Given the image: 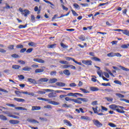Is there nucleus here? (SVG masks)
Segmentation results:
<instances>
[{"mask_svg": "<svg viewBox=\"0 0 129 129\" xmlns=\"http://www.w3.org/2000/svg\"><path fill=\"white\" fill-rule=\"evenodd\" d=\"M43 101H48V103H49V104H52L53 105H59V104H60V103L58 102H56L55 101H50V100L44 98Z\"/></svg>", "mask_w": 129, "mask_h": 129, "instance_id": "nucleus-1", "label": "nucleus"}, {"mask_svg": "<svg viewBox=\"0 0 129 129\" xmlns=\"http://www.w3.org/2000/svg\"><path fill=\"white\" fill-rule=\"evenodd\" d=\"M109 108L111 109H113V110H116V109L118 108V107H119V108H121V109H124V107L120 106H117L115 104H112L110 105L109 106Z\"/></svg>", "mask_w": 129, "mask_h": 129, "instance_id": "nucleus-2", "label": "nucleus"}, {"mask_svg": "<svg viewBox=\"0 0 129 129\" xmlns=\"http://www.w3.org/2000/svg\"><path fill=\"white\" fill-rule=\"evenodd\" d=\"M93 122L94 124L97 126V127H101V126L103 125L102 123L99 122V121L98 120L94 119L93 120Z\"/></svg>", "mask_w": 129, "mask_h": 129, "instance_id": "nucleus-3", "label": "nucleus"}, {"mask_svg": "<svg viewBox=\"0 0 129 129\" xmlns=\"http://www.w3.org/2000/svg\"><path fill=\"white\" fill-rule=\"evenodd\" d=\"M52 91H54V90L51 89H43V91H38V93H39V94H45L46 92H52Z\"/></svg>", "mask_w": 129, "mask_h": 129, "instance_id": "nucleus-4", "label": "nucleus"}, {"mask_svg": "<svg viewBox=\"0 0 129 129\" xmlns=\"http://www.w3.org/2000/svg\"><path fill=\"white\" fill-rule=\"evenodd\" d=\"M83 64H85V65L91 66L92 65V61L91 60H82Z\"/></svg>", "mask_w": 129, "mask_h": 129, "instance_id": "nucleus-5", "label": "nucleus"}, {"mask_svg": "<svg viewBox=\"0 0 129 129\" xmlns=\"http://www.w3.org/2000/svg\"><path fill=\"white\" fill-rule=\"evenodd\" d=\"M27 121H28V122H30L31 123H39V121L34 119L28 118Z\"/></svg>", "mask_w": 129, "mask_h": 129, "instance_id": "nucleus-6", "label": "nucleus"}, {"mask_svg": "<svg viewBox=\"0 0 129 129\" xmlns=\"http://www.w3.org/2000/svg\"><path fill=\"white\" fill-rule=\"evenodd\" d=\"M57 81H58V80L57 79L51 78L48 80V83L52 84L53 83H56Z\"/></svg>", "mask_w": 129, "mask_h": 129, "instance_id": "nucleus-7", "label": "nucleus"}, {"mask_svg": "<svg viewBox=\"0 0 129 129\" xmlns=\"http://www.w3.org/2000/svg\"><path fill=\"white\" fill-rule=\"evenodd\" d=\"M63 123L66 124V125L68 126H72V124L70 122V121L67 120V119H64L63 120Z\"/></svg>", "mask_w": 129, "mask_h": 129, "instance_id": "nucleus-8", "label": "nucleus"}, {"mask_svg": "<svg viewBox=\"0 0 129 129\" xmlns=\"http://www.w3.org/2000/svg\"><path fill=\"white\" fill-rule=\"evenodd\" d=\"M55 85H56V86H59V87H64L66 84L64 83L58 82L55 83Z\"/></svg>", "mask_w": 129, "mask_h": 129, "instance_id": "nucleus-9", "label": "nucleus"}, {"mask_svg": "<svg viewBox=\"0 0 129 129\" xmlns=\"http://www.w3.org/2000/svg\"><path fill=\"white\" fill-rule=\"evenodd\" d=\"M34 62H38V63H45V61L41 58H34L33 59Z\"/></svg>", "mask_w": 129, "mask_h": 129, "instance_id": "nucleus-10", "label": "nucleus"}, {"mask_svg": "<svg viewBox=\"0 0 129 129\" xmlns=\"http://www.w3.org/2000/svg\"><path fill=\"white\" fill-rule=\"evenodd\" d=\"M21 14L24 16V17H27L28 15H30V11L28 10H24L23 13H22Z\"/></svg>", "mask_w": 129, "mask_h": 129, "instance_id": "nucleus-11", "label": "nucleus"}, {"mask_svg": "<svg viewBox=\"0 0 129 129\" xmlns=\"http://www.w3.org/2000/svg\"><path fill=\"white\" fill-rule=\"evenodd\" d=\"M28 82H30V83H32L33 84H37V81L36 80L32 78H28L27 79Z\"/></svg>", "mask_w": 129, "mask_h": 129, "instance_id": "nucleus-12", "label": "nucleus"}, {"mask_svg": "<svg viewBox=\"0 0 129 129\" xmlns=\"http://www.w3.org/2000/svg\"><path fill=\"white\" fill-rule=\"evenodd\" d=\"M10 123L11 124H18V123H20V121L17 120H11L9 121Z\"/></svg>", "mask_w": 129, "mask_h": 129, "instance_id": "nucleus-13", "label": "nucleus"}, {"mask_svg": "<svg viewBox=\"0 0 129 129\" xmlns=\"http://www.w3.org/2000/svg\"><path fill=\"white\" fill-rule=\"evenodd\" d=\"M40 109H41V107L35 106L32 107L31 110L33 111L34 110H40Z\"/></svg>", "mask_w": 129, "mask_h": 129, "instance_id": "nucleus-14", "label": "nucleus"}, {"mask_svg": "<svg viewBox=\"0 0 129 129\" xmlns=\"http://www.w3.org/2000/svg\"><path fill=\"white\" fill-rule=\"evenodd\" d=\"M63 72L67 76H70L71 75V73H70V72L68 70H64Z\"/></svg>", "mask_w": 129, "mask_h": 129, "instance_id": "nucleus-15", "label": "nucleus"}, {"mask_svg": "<svg viewBox=\"0 0 129 129\" xmlns=\"http://www.w3.org/2000/svg\"><path fill=\"white\" fill-rule=\"evenodd\" d=\"M49 79L43 78L39 80V82H48Z\"/></svg>", "mask_w": 129, "mask_h": 129, "instance_id": "nucleus-16", "label": "nucleus"}, {"mask_svg": "<svg viewBox=\"0 0 129 129\" xmlns=\"http://www.w3.org/2000/svg\"><path fill=\"white\" fill-rule=\"evenodd\" d=\"M81 119H84L85 120H91L90 118L87 116H81Z\"/></svg>", "mask_w": 129, "mask_h": 129, "instance_id": "nucleus-17", "label": "nucleus"}, {"mask_svg": "<svg viewBox=\"0 0 129 129\" xmlns=\"http://www.w3.org/2000/svg\"><path fill=\"white\" fill-rule=\"evenodd\" d=\"M56 46H57V44L56 43H54L53 44H49L47 45V48L48 49H52L53 48H56Z\"/></svg>", "mask_w": 129, "mask_h": 129, "instance_id": "nucleus-18", "label": "nucleus"}, {"mask_svg": "<svg viewBox=\"0 0 129 129\" xmlns=\"http://www.w3.org/2000/svg\"><path fill=\"white\" fill-rule=\"evenodd\" d=\"M49 98H53V97H56V93L51 92L48 95Z\"/></svg>", "mask_w": 129, "mask_h": 129, "instance_id": "nucleus-19", "label": "nucleus"}, {"mask_svg": "<svg viewBox=\"0 0 129 129\" xmlns=\"http://www.w3.org/2000/svg\"><path fill=\"white\" fill-rule=\"evenodd\" d=\"M116 111L119 113H124V112H125L124 111H123V109H121V108L119 107L117 108Z\"/></svg>", "mask_w": 129, "mask_h": 129, "instance_id": "nucleus-20", "label": "nucleus"}, {"mask_svg": "<svg viewBox=\"0 0 129 129\" xmlns=\"http://www.w3.org/2000/svg\"><path fill=\"white\" fill-rule=\"evenodd\" d=\"M14 100L18 101V102H25V99H21L18 98H14Z\"/></svg>", "mask_w": 129, "mask_h": 129, "instance_id": "nucleus-21", "label": "nucleus"}, {"mask_svg": "<svg viewBox=\"0 0 129 129\" xmlns=\"http://www.w3.org/2000/svg\"><path fill=\"white\" fill-rule=\"evenodd\" d=\"M90 89L91 91H98V90H99V89H98V88L97 87H91L90 88Z\"/></svg>", "mask_w": 129, "mask_h": 129, "instance_id": "nucleus-22", "label": "nucleus"}, {"mask_svg": "<svg viewBox=\"0 0 129 129\" xmlns=\"http://www.w3.org/2000/svg\"><path fill=\"white\" fill-rule=\"evenodd\" d=\"M92 60H93L94 61H96V62H100V61H101V60L100 59V58L97 57H92Z\"/></svg>", "mask_w": 129, "mask_h": 129, "instance_id": "nucleus-23", "label": "nucleus"}, {"mask_svg": "<svg viewBox=\"0 0 129 129\" xmlns=\"http://www.w3.org/2000/svg\"><path fill=\"white\" fill-rule=\"evenodd\" d=\"M78 99L83 101V102H88V99L83 98H78Z\"/></svg>", "mask_w": 129, "mask_h": 129, "instance_id": "nucleus-24", "label": "nucleus"}, {"mask_svg": "<svg viewBox=\"0 0 129 129\" xmlns=\"http://www.w3.org/2000/svg\"><path fill=\"white\" fill-rule=\"evenodd\" d=\"M122 33L124 35H126V36H129V31L125 29V30H123L122 31Z\"/></svg>", "mask_w": 129, "mask_h": 129, "instance_id": "nucleus-25", "label": "nucleus"}, {"mask_svg": "<svg viewBox=\"0 0 129 129\" xmlns=\"http://www.w3.org/2000/svg\"><path fill=\"white\" fill-rule=\"evenodd\" d=\"M97 73L98 75H99V77H102V75L103 74V73H102V71L99 70L97 71Z\"/></svg>", "mask_w": 129, "mask_h": 129, "instance_id": "nucleus-26", "label": "nucleus"}, {"mask_svg": "<svg viewBox=\"0 0 129 129\" xmlns=\"http://www.w3.org/2000/svg\"><path fill=\"white\" fill-rule=\"evenodd\" d=\"M79 40H81V41H84L86 40L85 36L84 35H80L78 37Z\"/></svg>", "mask_w": 129, "mask_h": 129, "instance_id": "nucleus-27", "label": "nucleus"}, {"mask_svg": "<svg viewBox=\"0 0 129 129\" xmlns=\"http://www.w3.org/2000/svg\"><path fill=\"white\" fill-rule=\"evenodd\" d=\"M28 45L31 47H36V46H37V43L34 42H31L28 43Z\"/></svg>", "mask_w": 129, "mask_h": 129, "instance_id": "nucleus-28", "label": "nucleus"}, {"mask_svg": "<svg viewBox=\"0 0 129 129\" xmlns=\"http://www.w3.org/2000/svg\"><path fill=\"white\" fill-rule=\"evenodd\" d=\"M22 70H23V71H30V70H32V68L29 67H25L22 69Z\"/></svg>", "mask_w": 129, "mask_h": 129, "instance_id": "nucleus-29", "label": "nucleus"}, {"mask_svg": "<svg viewBox=\"0 0 129 129\" xmlns=\"http://www.w3.org/2000/svg\"><path fill=\"white\" fill-rule=\"evenodd\" d=\"M67 96H74V97H77V96H76V93H69L67 94Z\"/></svg>", "mask_w": 129, "mask_h": 129, "instance_id": "nucleus-30", "label": "nucleus"}, {"mask_svg": "<svg viewBox=\"0 0 129 129\" xmlns=\"http://www.w3.org/2000/svg\"><path fill=\"white\" fill-rule=\"evenodd\" d=\"M80 90L82 91V92H83V93H90V92H89V91L87 90L86 89H83V88H80Z\"/></svg>", "mask_w": 129, "mask_h": 129, "instance_id": "nucleus-31", "label": "nucleus"}, {"mask_svg": "<svg viewBox=\"0 0 129 129\" xmlns=\"http://www.w3.org/2000/svg\"><path fill=\"white\" fill-rule=\"evenodd\" d=\"M73 101L74 102H75V103H79V104H81V103H82V102H81V101H79V99H73Z\"/></svg>", "mask_w": 129, "mask_h": 129, "instance_id": "nucleus-32", "label": "nucleus"}, {"mask_svg": "<svg viewBox=\"0 0 129 129\" xmlns=\"http://www.w3.org/2000/svg\"><path fill=\"white\" fill-rule=\"evenodd\" d=\"M35 73H42V72H44L43 69H36L35 71Z\"/></svg>", "mask_w": 129, "mask_h": 129, "instance_id": "nucleus-33", "label": "nucleus"}, {"mask_svg": "<svg viewBox=\"0 0 129 129\" xmlns=\"http://www.w3.org/2000/svg\"><path fill=\"white\" fill-rule=\"evenodd\" d=\"M59 63H60V64H64V65H68L69 62L66 60H60Z\"/></svg>", "mask_w": 129, "mask_h": 129, "instance_id": "nucleus-34", "label": "nucleus"}, {"mask_svg": "<svg viewBox=\"0 0 129 129\" xmlns=\"http://www.w3.org/2000/svg\"><path fill=\"white\" fill-rule=\"evenodd\" d=\"M12 68L13 69H20V68H21V66L17 65V64L13 65Z\"/></svg>", "mask_w": 129, "mask_h": 129, "instance_id": "nucleus-35", "label": "nucleus"}, {"mask_svg": "<svg viewBox=\"0 0 129 129\" xmlns=\"http://www.w3.org/2000/svg\"><path fill=\"white\" fill-rule=\"evenodd\" d=\"M75 9H76L77 10H80V6L78 5V4L75 3L73 5Z\"/></svg>", "mask_w": 129, "mask_h": 129, "instance_id": "nucleus-36", "label": "nucleus"}, {"mask_svg": "<svg viewBox=\"0 0 129 129\" xmlns=\"http://www.w3.org/2000/svg\"><path fill=\"white\" fill-rule=\"evenodd\" d=\"M105 99H106L109 102H112L113 99L110 97H105Z\"/></svg>", "mask_w": 129, "mask_h": 129, "instance_id": "nucleus-37", "label": "nucleus"}, {"mask_svg": "<svg viewBox=\"0 0 129 129\" xmlns=\"http://www.w3.org/2000/svg\"><path fill=\"white\" fill-rule=\"evenodd\" d=\"M8 116H9V117H12L13 118H16V119H19V118H20V117L14 115H9Z\"/></svg>", "mask_w": 129, "mask_h": 129, "instance_id": "nucleus-38", "label": "nucleus"}, {"mask_svg": "<svg viewBox=\"0 0 129 129\" xmlns=\"http://www.w3.org/2000/svg\"><path fill=\"white\" fill-rule=\"evenodd\" d=\"M114 52H110L107 54L108 57H114Z\"/></svg>", "mask_w": 129, "mask_h": 129, "instance_id": "nucleus-39", "label": "nucleus"}, {"mask_svg": "<svg viewBox=\"0 0 129 129\" xmlns=\"http://www.w3.org/2000/svg\"><path fill=\"white\" fill-rule=\"evenodd\" d=\"M116 95L119 98H123V97H124V95H123L121 94H120V93H116Z\"/></svg>", "mask_w": 129, "mask_h": 129, "instance_id": "nucleus-40", "label": "nucleus"}, {"mask_svg": "<svg viewBox=\"0 0 129 129\" xmlns=\"http://www.w3.org/2000/svg\"><path fill=\"white\" fill-rule=\"evenodd\" d=\"M60 46L62 47V48H63V49H67V48H68V46L65 45L62 42L60 43Z\"/></svg>", "mask_w": 129, "mask_h": 129, "instance_id": "nucleus-41", "label": "nucleus"}, {"mask_svg": "<svg viewBox=\"0 0 129 129\" xmlns=\"http://www.w3.org/2000/svg\"><path fill=\"white\" fill-rule=\"evenodd\" d=\"M15 93L18 97H21V93H22V92L19 91H15Z\"/></svg>", "mask_w": 129, "mask_h": 129, "instance_id": "nucleus-42", "label": "nucleus"}, {"mask_svg": "<svg viewBox=\"0 0 129 129\" xmlns=\"http://www.w3.org/2000/svg\"><path fill=\"white\" fill-rule=\"evenodd\" d=\"M0 118L1 119H3V120H7L8 119L7 118V117H6V116H4V115H0Z\"/></svg>", "mask_w": 129, "mask_h": 129, "instance_id": "nucleus-43", "label": "nucleus"}, {"mask_svg": "<svg viewBox=\"0 0 129 129\" xmlns=\"http://www.w3.org/2000/svg\"><path fill=\"white\" fill-rule=\"evenodd\" d=\"M56 74H57V72L56 71H52L50 73L51 76H56Z\"/></svg>", "mask_w": 129, "mask_h": 129, "instance_id": "nucleus-44", "label": "nucleus"}, {"mask_svg": "<svg viewBox=\"0 0 129 129\" xmlns=\"http://www.w3.org/2000/svg\"><path fill=\"white\" fill-rule=\"evenodd\" d=\"M71 12H72L73 16H74L75 17H78V14H77L76 12H75V11L72 10Z\"/></svg>", "mask_w": 129, "mask_h": 129, "instance_id": "nucleus-45", "label": "nucleus"}, {"mask_svg": "<svg viewBox=\"0 0 129 129\" xmlns=\"http://www.w3.org/2000/svg\"><path fill=\"white\" fill-rule=\"evenodd\" d=\"M65 58L66 60H67L68 61H70V60H72V61H73V62L75 61V59L73 58H71L70 57H66Z\"/></svg>", "mask_w": 129, "mask_h": 129, "instance_id": "nucleus-46", "label": "nucleus"}, {"mask_svg": "<svg viewBox=\"0 0 129 129\" xmlns=\"http://www.w3.org/2000/svg\"><path fill=\"white\" fill-rule=\"evenodd\" d=\"M119 67L122 70H123V71H129V69L127 68H125L121 66H120Z\"/></svg>", "mask_w": 129, "mask_h": 129, "instance_id": "nucleus-47", "label": "nucleus"}, {"mask_svg": "<svg viewBox=\"0 0 129 129\" xmlns=\"http://www.w3.org/2000/svg\"><path fill=\"white\" fill-rule=\"evenodd\" d=\"M64 99L66 101H73V99H71L69 97H66Z\"/></svg>", "mask_w": 129, "mask_h": 129, "instance_id": "nucleus-48", "label": "nucleus"}, {"mask_svg": "<svg viewBox=\"0 0 129 129\" xmlns=\"http://www.w3.org/2000/svg\"><path fill=\"white\" fill-rule=\"evenodd\" d=\"M16 48L18 49H23V48H24V45L22 44H18L16 46Z\"/></svg>", "mask_w": 129, "mask_h": 129, "instance_id": "nucleus-49", "label": "nucleus"}, {"mask_svg": "<svg viewBox=\"0 0 129 129\" xmlns=\"http://www.w3.org/2000/svg\"><path fill=\"white\" fill-rule=\"evenodd\" d=\"M43 2H45L46 4H49V5H51V6H52V7H54V4H52L50 1H47V0H43Z\"/></svg>", "mask_w": 129, "mask_h": 129, "instance_id": "nucleus-50", "label": "nucleus"}, {"mask_svg": "<svg viewBox=\"0 0 129 129\" xmlns=\"http://www.w3.org/2000/svg\"><path fill=\"white\" fill-rule=\"evenodd\" d=\"M108 125L110 126L111 127H116V125L114 124V123H109Z\"/></svg>", "mask_w": 129, "mask_h": 129, "instance_id": "nucleus-51", "label": "nucleus"}, {"mask_svg": "<svg viewBox=\"0 0 129 129\" xmlns=\"http://www.w3.org/2000/svg\"><path fill=\"white\" fill-rule=\"evenodd\" d=\"M121 48H123V49H127V48H128V45H127V44H123L121 46Z\"/></svg>", "mask_w": 129, "mask_h": 129, "instance_id": "nucleus-52", "label": "nucleus"}, {"mask_svg": "<svg viewBox=\"0 0 129 129\" xmlns=\"http://www.w3.org/2000/svg\"><path fill=\"white\" fill-rule=\"evenodd\" d=\"M44 108H48V109H52V106L50 105H47L44 106Z\"/></svg>", "mask_w": 129, "mask_h": 129, "instance_id": "nucleus-53", "label": "nucleus"}, {"mask_svg": "<svg viewBox=\"0 0 129 129\" xmlns=\"http://www.w3.org/2000/svg\"><path fill=\"white\" fill-rule=\"evenodd\" d=\"M27 25L24 26L23 25H20L19 26L18 28L19 29H25V28H26Z\"/></svg>", "mask_w": 129, "mask_h": 129, "instance_id": "nucleus-54", "label": "nucleus"}, {"mask_svg": "<svg viewBox=\"0 0 129 129\" xmlns=\"http://www.w3.org/2000/svg\"><path fill=\"white\" fill-rule=\"evenodd\" d=\"M66 117H68V118H71V119H73V116L71 115H70V114H67L66 115Z\"/></svg>", "mask_w": 129, "mask_h": 129, "instance_id": "nucleus-55", "label": "nucleus"}, {"mask_svg": "<svg viewBox=\"0 0 129 129\" xmlns=\"http://www.w3.org/2000/svg\"><path fill=\"white\" fill-rule=\"evenodd\" d=\"M114 83L116 84H119V85H121V82L119 81L115 80L114 81Z\"/></svg>", "mask_w": 129, "mask_h": 129, "instance_id": "nucleus-56", "label": "nucleus"}, {"mask_svg": "<svg viewBox=\"0 0 129 129\" xmlns=\"http://www.w3.org/2000/svg\"><path fill=\"white\" fill-rule=\"evenodd\" d=\"M101 107L102 108V110H103L104 111H107V110H108L107 108H106L103 106H101Z\"/></svg>", "mask_w": 129, "mask_h": 129, "instance_id": "nucleus-57", "label": "nucleus"}, {"mask_svg": "<svg viewBox=\"0 0 129 129\" xmlns=\"http://www.w3.org/2000/svg\"><path fill=\"white\" fill-rule=\"evenodd\" d=\"M31 21H32V22L35 23V18L34 15H31Z\"/></svg>", "mask_w": 129, "mask_h": 129, "instance_id": "nucleus-58", "label": "nucleus"}, {"mask_svg": "<svg viewBox=\"0 0 129 129\" xmlns=\"http://www.w3.org/2000/svg\"><path fill=\"white\" fill-rule=\"evenodd\" d=\"M97 101H94L91 103L92 105H97L98 104Z\"/></svg>", "mask_w": 129, "mask_h": 129, "instance_id": "nucleus-59", "label": "nucleus"}, {"mask_svg": "<svg viewBox=\"0 0 129 129\" xmlns=\"http://www.w3.org/2000/svg\"><path fill=\"white\" fill-rule=\"evenodd\" d=\"M61 7H62V9H63V10L67 11H68V8H67L66 7H65V6H64V5L62 4V5H61Z\"/></svg>", "mask_w": 129, "mask_h": 129, "instance_id": "nucleus-60", "label": "nucleus"}, {"mask_svg": "<svg viewBox=\"0 0 129 129\" xmlns=\"http://www.w3.org/2000/svg\"><path fill=\"white\" fill-rule=\"evenodd\" d=\"M61 67H62V68L63 69H67V68H69V65L66 64V65L61 66Z\"/></svg>", "mask_w": 129, "mask_h": 129, "instance_id": "nucleus-61", "label": "nucleus"}, {"mask_svg": "<svg viewBox=\"0 0 129 129\" xmlns=\"http://www.w3.org/2000/svg\"><path fill=\"white\" fill-rule=\"evenodd\" d=\"M12 57H13V58H19V57H20L19 55L16 54H12Z\"/></svg>", "mask_w": 129, "mask_h": 129, "instance_id": "nucleus-62", "label": "nucleus"}, {"mask_svg": "<svg viewBox=\"0 0 129 129\" xmlns=\"http://www.w3.org/2000/svg\"><path fill=\"white\" fill-rule=\"evenodd\" d=\"M114 57H115V56L116 57H121V54L119 53H114Z\"/></svg>", "mask_w": 129, "mask_h": 129, "instance_id": "nucleus-63", "label": "nucleus"}, {"mask_svg": "<svg viewBox=\"0 0 129 129\" xmlns=\"http://www.w3.org/2000/svg\"><path fill=\"white\" fill-rule=\"evenodd\" d=\"M104 75L107 78H109V75L106 73V72H104Z\"/></svg>", "mask_w": 129, "mask_h": 129, "instance_id": "nucleus-64", "label": "nucleus"}]
</instances>
